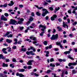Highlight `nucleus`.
Listing matches in <instances>:
<instances>
[{"mask_svg":"<svg viewBox=\"0 0 77 77\" xmlns=\"http://www.w3.org/2000/svg\"><path fill=\"white\" fill-rule=\"evenodd\" d=\"M10 21L11 22L10 24H12V25H17L18 24H22L23 23V22L24 21V19L21 18L20 19V20L18 22V23H17V21L12 19H11Z\"/></svg>","mask_w":77,"mask_h":77,"instance_id":"obj_1","label":"nucleus"},{"mask_svg":"<svg viewBox=\"0 0 77 77\" xmlns=\"http://www.w3.org/2000/svg\"><path fill=\"white\" fill-rule=\"evenodd\" d=\"M42 11L43 12L42 13V17H45V15H47V14H49V12L47 10V9L45 8H44L42 9Z\"/></svg>","mask_w":77,"mask_h":77,"instance_id":"obj_2","label":"nucleus"},{"mask_svg":"<svg viewBox=\"0 0 77 77\" xmlns=\"http://www.w3.org/2000/svg\"><path fill=\"white\" fill-rule=\"evenodd\" d=\"M58 38V34H56L55 35H53L50 39L51 40H56Z\"/></svg>","mask_w":77,"mask_h":77,"instance_id":"obj_3","label":"nucleus"},{"mask_svg":"<svg viewBox=\"0 0 77 77\" xmlns=\"http://www.w3.org/2000/svg\"><path fill=\"white\" fill-rule=\"evenodd\" d=\"M0 20H3L5 21H6L8 20V19L5 17L4 15H2L1 16Z\"/></svg>","mask_w":77,"mask_h":77,"instance_id":"obj_4","label":"nucleus"},{"mask_svg":"<svg viewBox=\"0 0 77 77\" xmlns=\"http://www.w3.org/2000/svg\"><path fill=\"white\" fill-rule=\"evenodd\" d=\"M39 27L40 28L41 27H42V28H42L41 29V30L42 31H43V32H45V28H46V26H44L42 25H40L39 26Z\"/></svg>","mask_w":77,"mask_h":77,"instance_id":"obj_5","label":"nucleus"},{"mask_svg":"<svg viewBox=\"0 0 77 77\" xmlns=\"http://www.w3.org/2000/svg\"><path fill=\"white\" fill-rule=\"evenodd\" d=\"M77 63L76 62H73V63H70L68 64V66H75V65H77Z\"/></svg>","mask_w":77,"mask_h":77,"instance_id":"obj_6","label":"nucleus"},{"mask_svg":"<svg viewBox=\"0 0 77 77\" xmlns=\"http://www.w3.org/2000/svg\"><path fill=\"white\" fill-rule=\"evenodd\" d=\"M32 62H34V60H29L27 63V64L28 65H32Z\"/></svg>","mask_w":77,"mask_h":77,"instance_id":"obj_7","label":"nucleus"},{"mask_svg":"<svg viewBox=\"0 0 77 77\" xmlns=\"http://www.w3.org/2000/svg\"><path fill=\"white\" fill-rule=\"evenodd\" d=\"M56 45H59L60 47L61 48H63V47L62 46V45H61V43H60V42H56Z\"/></svg>","mask_w":77,"mask_h":77,"instance_id":"obj_8","label":"nucleus"},{"mask_svg":"<svg viewBox=\"0 0 77 77\" xmlns=\"http://www.w3.org/2000/svg\"><path fill=\"white\" fill-rule=\"evenodd\" d=\"M10 3H9L8 4V5L10 6H13V5H14V2L12 1L10 2Z\"/></svg>","mask_w":77,"mask_h":77,"instance_id":"obj_9","label":"nucleus"},{"mask_svg":"<svg viewBox=\"0 0 77 77\" xmlns=\"http://www.w3.org/2000/svg\"><path fill=\"white\" fill-rule=\"evenodd\" d=\"M65 26H66L67 29H68V25L66 24L65 23V22H63V27H64V28H65Z\"/></svg>","mask_w":77,"mask_h":77,"instance_id":"obj_10","label":"nucleus"},{"mask_svg":"<svg viewBox=\"0 0 77 77\" xmlns=\"http://www.w3.org/2000/svg\"><path fill=\"white\" fill-rule=\"evenodd\" d=\"M6 50V48H4L2 49V51H3V53H5V54H7L8 52L7 51H5Z\"/></svg>","mask_w":77,"mask_h":77,"instance_id":"obj_11","label":"nucleus"},{"mask_svg":"<svg viewBox=\"0 0 77 77\" xmlns=\"http://www.w3.org/2000/svg\"><path fill=\"white\" fill-rule=\"evenodd\" d=\"M6 41L7 42H8V43L10 44V43H11V42H12V40L11 39L9 40L8 39H7L6 40Z\"/></svg>","mask_w":77,"mask_h":77,"instance_id":"obj_12","label":"nucleus"},{"mask_svg":"<svg viewBox=\"0 0 77 77\" xmlns=\"http://www.w3.org/2000/svg\"><path fill=\"white\" fill-rule=\"evenodd\" d=\"M18 71H19V72H24V71H25V69H18Z\"/></svg>","mask_w":77,"mask_h":77,"instance_id":"obj_13","label":"nucleus"},{"mask_svg":"<svg viewBox=\"0 0 77 77\" xmlns=\"http://www.w3.org/2000/svg\"><path fill=\"white\" fill-rule=\"evenodd\" d=\"M2 66L3 67H8V64H5V63H3Z\"/></svg>","mask_w":77,"mask_h":77,"instance_id":"obj_14","label":"nucleus"},{"mask_svg":"<svg viewBox=\"0 0 77 77\" xmlns=\"http://www.w3.org/2000/svg\"><path fill=\"white\" fill-rule=\"evenodd\" d=\"M10 33V32H7L3 36L4 37H6L7 35H8Z\"/></svg>","mask_w":77,"mask_h":77,"instance_id":"obj_15","label":"nucleus"},{"mask_svg":"<svg viewBox=\"0 0 77 77\" xmlns=\"http://www.w3.org/2000/svg\"><path fill=\"white\" fill-rule=\"evenodd\" d=\"M71 53V52L69 51H66L64 52V54H70Z\"/></svg>","mask_w":77,"mask_h":77,"instance_id":"obj_16","label":"nucleus"},{"mask_svg":"<svg viewBox=\"0 0 77 77\" xmlns=\"http://www.w3.org/2000/svg\"><path fill=\"white\" fill-rule=\"evenodd\" d=\"M30 48H31V50H33V51H34V52H35V51H36V50H35L34 47L32 46H31Z\"/></svg>","mask_w":77,"mask_h":77,"instance_id":"obj_17","label":"nucleus"},{"mask_svg":"<svg viewBox=\"0 0 77 77\" xmlns=\"http://www.w3.org/2000/svg\"><path fill=\"white\" fill-rule=\"evenodd\" d=\"M30 18L29 19V21H30L31 22V21H32L33 20V18L31 17H29Z\"/></svg>","mask_w":77,"mask_h":77,"instance_id":"obj_18","label":"nucleus"},{"mask_svg":"<svg viewBox=\"0 0 77 77\" xmlns=\"http://www.w3.org/2000/svg\"><path fill=\"white\" fill-rule=\"evenodd\" d=\"M29 53L30 54H31L32 56H34V55H35V53H33V51H29Z\"/></svg>","mask_w":77,"mask_h":77,"instance_id":"obj_19","label":"nucleus"},{"mask_svg":"<svg viewBox=\"0 0 77 77\" xmlns=\"http://www.w3.org/2000/svg\"><path fill=\"white\" fill-rule=\"evenodd\" d=\"M36 15H37V16H40V15H41V13L39 11H37L36 13Z\"/></svg>","mask_w":77,"mask_h":77,"instance_id":"obj_20","label":"nucleus"},{"mask_svg":"<svg viewBox=\"0 0 77 77\" xmlns=\"http://www.w3.org/2000/svg\"><path fill=\"white\" fill-rule=\"evenodd\" d=\"M45 33V31H42L41 33L40 34V36H44V33Z\"/></svg>","mask_w":77,"mask_h":77,"instance_id":"obj_21","label":"nucleus"},{"mask_svg":"<svg viewBox=\"0 0 77 77\" xmlns=\"http://www.w3.org/2000/svg\"><path fill=\"white\" fill-rule=\"evenodd\" d=\"M7 48L8 49V52H11V48L8 47Z\"/></svg>","mask_w":77,"mask_h":77,"instance_id":"obj_22","label":"nucleus"},{"mask_svg":"<svg viewBox=\"0 0 77 77\" xmlns=\"http://www.w3.org/2000/svg\"><path fill=\"white\" fill-rule=\"evenodd\" d=\"M57 29H58V31H61L62 30V28L59 27V26L57 27Z\"/></svg>","mask_w":77,"mask_h":77,"instance_id":"obj_23","label":"nucleus"},{"mask_svg":"<svg viewBox=\"0 0 77 77\" xmlns=\"http://www.w3.org/2000/svg\"><path fill=\"white\" fill-rule=\"evenodd\" d=\"M26 51V48H22L21 49V51Z\"/></svg>","mask_w":77,"mask_h":77,"instance_id":"obj_24","label":"nucleus"},{"mask_svg":"<svg viewBox=\"0 0 77 77\" xmlns=\"http://www.w3.org/2000/svg\"><path fill=\"white\" fill-rule=\"evenodd\" d=\"M68 57L69 59H70L71 60H74V58H73L72 57H71V56L70 55H69L68 56Z\"/></svg>","mask_w":77,"mask_h":77,"instance_id":"obj_25","label":"nucleus"},{"mask_svg":"<svg viewBox=\"0 0 77 77\" xmlns=\"http://www.w3.org/2000/svg\"><path fill=\"white\" fill-rule=\"evenodd\" d=\"M48 5V3L45 2V1H44V3L43 4V5L44 6H47Z\"/></svg>","mask_w":77,"mask_h":77,"instance_id":"obj_26","label":"nucleus"},{"mask_svg":"<svg viewBox=\"0 0 77 77\" xmlns=\"http://www.w3.org/2000/svg\"><path fill=\"white\" fill-rule=\"evenodd\" d=\"M13 36L12 34H10L9 35H7L8 38H12Z\"/></svg>","mask_w":77,"mask_h":77,"instance_id":"obj_27","label":"nucleus"},{"mask_svg":"<svg viewBox=\"0 0 77 77\" xmlns=\"http://www.w3.org/2000/svg\"><path fill=\"white\" fill-rule=\"evenodd\" d=\"M19 28L21 30H22L24 29V27L23 26H19Z\"/></svg>","mask_w":77,"mask_h":77,"instance_id":"obj_28","label":"nucleus"},{"mask_svg":"<svg viewBox=\"0 0 77 77\" xmlns=\"http://www.w3.org/2000/svg\"><path fill=\"white\" fill-rule=\"evenodd\" d=\"M19 77H25L24 75H23L22 73H20L19 74Z\"/></svg>","mask_w":77,"mask_h":77,"instance_id":"obj_29","label":"nucleus"},{"mask_svg":"<svg viewBox=\"0 0 77 77\" xmlns=\"http://www.w3.org/2000/svg\"><path fill=\"white\" fill-rule=\"evenodd\" d=\"M50 66H52V67H55V65L51 63L50 64Z\"/></svg>","mask_w":77,"mask_h":77,"instance_id":"obj_30","label":"nucleus"},{"mask_svg":"<svg viewBox=\"0 0 77 77\" xmlns=\"http://www.w3.org/2000/svg\"><path fill=\"white\" fill-rule=\"evenodd\" d=\"M43 44H44V45H47V41H45L44 42H43Z\"/></svg>","mask_w":77,"mask_h":77,"instance_id":"obj_31","label":"nucleus"},{"mask_svg":"<svg viewBox=\"0 0 77 77\" xmlns=\"http://www.w3.org/2000/svg\"><path fill=\"white\" fill-rule=\"evenodd\" d=\"M25 41H29V42H32V41L30 39H25Z\"/></svg>","mask_w":77,"mask_h":77,"instance_id":"obj_32","label":"nucleus"},{"mask_svg":"<svg viewBox=\"0 0 77 77\" xmlns=\"http://www.w3.org/2000/svg\"><path fill=\"white\" fill-rule=\"evenodd\" d=\"M4 15L6 17L9 16V14L7 13H5L4 14Z\"/></svg>","mask_w":77,"mask_h":77,"instance_id":"obj_33","label":"nucleus"},{"mask_svg":"<svg viewBox=\"0 0 77 77\" xmlns=\"http://www.w3.org/2000/svg\"><path fill=\"white\" fill-rule=\"evenodd\" d=\"M44 53H46V54H49V51H44Z\"/></svg>","mask_w":77,"mask_h":77,"instance_id":"obj_34","label":"nucleus"},{"mask_svg":"<svg viewBox=\"0 0 77 77\" xmlns=\"http://www.w3.org/2000/svg\"><path fill=\"white\" fill-rule=\"evenodd\" d=\"M55 18L54 17H52L51 18V20L52 21H54V20H55Z\"/></svg>","mask_w":77,"mask_h":77,"instance_id":"obj_35","label":"nucleus"},{"mask_svg":"<svg viewBox=\"0 0 77 77\" xmlns=\"http://www.w3.org/2000/svg\"><path fill=\"white\" fill-rule=\"evenodd\" d=\"M60 9V8L59 7H58V8H55V11H57L58 10H59Z\"/></svg>","mask_w":77,"mask_h":77,"instance_id":"obj_36","label":"nucleus"},{"mask_svg":"<svg viewBox=\"0 0 77 77\" xmlns=\"http://www.w3.org/2000/svg\"><path fill=\"white\" fill-rule=\"evenodd\" d=\"M67 23H68L69 24V23H70V19H69V18L67 19Z\"/></svg>","mask_w":77,"mask_h":77,"instance_id":"obj_37","label":"nucleus"},{"mask_svg":"<svg viewBox=\"0 0 77 77\" xmlns=\"http://www.w3.org/2000/svg\"><path fill=\"white\" fill-rule=\"evenodd\" d=\"M27 69H31L32 67V66H28V67H27Z\"/></svg>","mask_w":77,"mask_h":77,"instance_id":"obj_38","label":"nucleus"},{"mask_svg":"<svg viewBox=\"0 0 77 77\" xmlns=\"http://www.w3.org/2000/svg\"><path fill=\"white\" fill-rule=\"evenodd\" d=\"M30 22L29 21H28V22L26 23V26H29V24L30 23Z\"/></svg>","mask_w":77,"mask_h":77,"instance_id":"obj_39","label":"nucleus"},{"mask_svg":"<svg viewBox=\"0 0 77 77\" xmlns=\"http://www.w3.org/2000/svg\"><path fill=\"white\" fill-rule=\"evenodd\" d=\"M72 72L73 74H76V71L75 70H72Z\"/></svg>","mask_w":77,"mask_h":77,"instance_id":"obj_40","label":"nucleus"},{"mask_svg":"<svg viewBox=\"0 0 77 77\" xmlns=\"http://www.w3.org/2000/svg\"><path fill=\"white\" fill-rule=\"evenodd\" d=\"M51 72V70H48L46 72V73L47 74H49V73H50Z\"/></svg>","mask_w":77,"mask_h":77,"instance_id":"obj_41","label":"nucleus"},{"mask_svg":"<svg viewBox=\"0 0 77 77\" xmlns=\"http://www.w3.org/2000/svg\"><path fill=\"white\" fill-rule=\"evenodd\" d=\"M49 9L50 11H53V8L52 7H50L49 8Z\"/></svg>","mask_w":77,"mask_h":77,"instance_id":"obj_42","label":"nucleus"},{"mask_svg":"<svg viewBox=\"0 0 77 77\" xmlns=\"http://www.w3.org/2000/svg\"><path fill=\"white\" fill-rule=\"evenodd\" d=\"M34 75L35 77H38L39 76V75L37 74L36 73H34Z\"/></svg>","mask_w":77,"mask_h":77,"instance_id":"obj_43","label":"nucleus"},{"mask_svg":"<svg viewBox=\"0 0 77 77\" xmlns=\"http://www.w3.org/2000/svg\"><path fill=\"white\" fill-rule=\"evenodd\" d=\"M53 17L54 18H57V15L56 14L53 15Z\"/></svg>","mask_w":77,"mask_h":77,"instance_id":"obj_44","label":"nucleus"},{"mask_svg":"<svg viewBox=\"0 0 77 77\" xmlns=\"http://www.w3.org/2000/svg\"><path fill=\"white\" fill-rule=\"evenodd\" d=\"M56 29H53V31H52V33H54L56 32Z\"/></svg>","mask_w":77,"mask_h":77,"instance_id":"obj_45","label":"nucleus"},{"mask_svg":"<svg viewBox=\"0 0 77 77\" xmlns=\"http://www.w3.org/2000/svg\"><path fill=\"white\" fill-rule=\"evenodd\" d=\"M36 59H38L39 60H41V58H39V56H37L36 57Z\"/></svg>","mask_w":77,"mask_h":77,"instance_id":"obj_46","label":"nucleus"},{"mask_svg":"<svg viewBox=\"0 0 77 77\" xmlns=\"http://www.w3.org/2000/svg\"><path fill=\"white\" fill-rule=\"evenodd\" d=\"M26 54L27 55H29L30 54V52H29L28 51H27L26 52Z\"/></svg>","mask_w":77,"mask_h":77,"instance_id":"obj_47","label":"nucleus"},{"mask_svg":"<svg viewBox=\"0 0 77 77\" xmlns=\"http://www.w3.org/2000/svg\"><path fill=\"white\" fill-rule=\"evenodd\" d=\"M50 61V62H54V59L53 58H51Z\"/></svg>","mask_w":77,"mask_h":77,"instance_id":"obj_48","label":"nucleus"},{"mask_svg":"<svg viewBox=\"0 0 77 77\" xmlns=\"http://www.w3.org/2000/svg\"><path fill=\"white\" fill-rule=\"evenodd\" d=\"M5 61L6 62H9V61H10V60H9V59H5Z\"/></svg>","mask_w":77,"mask_h":77,"instance_id":"obj_49","label":"nucleus"},{"mask_svg":"<svg viewBox=\"0 0 77 77\" xmlns=\"http://www.w3.org/2000/svg\"><path fill=\"white\" fill-rule=\"evenodd\" d=\"M13 49H15L17 48V47L15 46H13L12 47Z\"/></svg>","mask_w":77,"mask_h":77,"instance_id":"obj_50","label":"nucleus"},{"mask_svg":"<svg viewBox=\"0 0 77 77\" xmlns=\"http://www.w3.org/2000/svg\"><path fill=\"white\" fill-rule=\"evenodd\" d=\"M12 61L14 62H16V59L15 58H13L12 60Z\"/></svg>","mask_w":77,"mask_h":77,"instance_id":"obj_51","label":"nucleus"},{"mask_svg":"<svg viewBox=\"0 0 77 77\" xmlns=\"http://www.w3.org/2000/svg\"><path fill=\"white\" fill-rule=\"evenodd\" d=\"M48 47L49 48V49H50V48H52V45H50L49 46H48Z\"/></svg>","mask_w":77,"mask_h":77,"instance_id":"obj_52","label":"nucleus"},{"mask_svg":"<svg viewBox=\"0 0 77 77\" xmlns=\"http://www.w3.org/2000/svg\"><path fill=\"white\" fill-rule=\"evenodd\" d=\"M8 73V72H7L6 71H4V74L5 75H6Z\"/></svg>","mask_w":77,"mask_h":77,"instance_id":"obj_53","label":"nucleus"},{"mask_svg":"<svg viewBox=\"0 0 77 77\" xmlns=\"http://www.w3.org/2000/svg\"><path fill=\"white\" fill-rule=\"evenodd\" d=\"M77 23L75 21L74 23H72V25H73V26H74L75 25H76V24H77Z\"/></svg>","mask_w":77,"mask_h":77,"instance_id":"obj_54","label":"nucleus"},{"mask_svg":"<svg viewBox=\"0 0 77 77\" xmlns=\"http://www.w3.org/2000/svg\"><path fill=\"white\" fill-rule=\"evenodd\" d=\"M64 74V71H63L62 72V74H61V77H63V74Z\"/></svg>","mask_w":77,"mask_h":77,"instance_id":"obj_55","label":"nucleus"},{"mask_svg":"<svg viewBox=\"0 0 77 77\" xmlns=\"http://www.w3.org/2000/svg\"><path fill=\"white\" fill-rule=\"evenodd\" d=\"M48 18H49V17H48V16H47L45 18V19L46 20H48Z\"/></svg>","mask_w":77,"mask_h":77,"instance_id":"obj_56","label":"nucleus"},{"mask_svg":"<svg viewBox=\"0 0 77 77\" xmlns=\"http://www.w3.org/2000/svg\"><path fill=\"white\" fill-rule=\"evenodd\" d=\"M69 69H74V67L73 66H71L69 68Z\"/></svg>","mask_w":77,"mask_h":77,"instance_id":"obj_57","label":"nucleus"},{"mask_svg":"<svg viewBox=\"0 0 77 77\" xmlns=\"http://www.w3.org/2000/svg\"><path fill=\"white\" fill-rule=\"evenodd\" d=\"M63 42L64 44H65V43L66 42V40L65 39L63 40Z\"/></svg>","mask_w":77,"mask_h":77,"instance_id":"obj_58","label":"nucleus"},{"mask_svg":"<svg viewBox=\"0 0 77 77\" xmlns=\"http://www.w3.org/2000/svg\"><path fill=\"white\" fill-rule=\"evenodd\" d=\"M19 7L20 8H23V5H19Z\"/></svg>","mask_w":77,"mask_h":77,"instance_id":"obj_59","label":"nucleus"},{"mask_svg":"<svg viewBox=\"0 0 77 77\" xmlns=\"http://www.w3.org/2000/svg\"><path fill=\"white\" fill-rule=\"evenodd\" d=\"M46 2H48V3H51V1L50 0H46Z\"/></svg>","mask_w":77,"mask_h":77,"instance_id":"obj_60","label":"nucleus"},{"mask_svg":"<svg viewBox=\"0 0 77 77\" xmlns=\"http://www.w3.org/2000/svg\"><path fill=\"white\" fill-rule=\"evenodd\" d=\"M56 66H60V64H59V63H56Z\"/></svg>","mask_w":77,"mask_h":77,"instance_id":"obj_61","label":"nucleus"},{"mask_svg":"<svg viewBox=\"0 0 77 77\" xmlns=\"http://www.w3.org/2000/svg\"><path fill=\"white\" fill-rule=\"evenodd\" d=\"M51 36V35H50V33H49L47 35V36L48 38H49V37H50V36Z\"/></svg>","mask_w":77,"mask_h":77,"instance_id":"obj_62","label":"nucleus"},{"mask_svg":"<svg viewBox=\"0 0 77 77\" xmlns=\"http://www.w3.org/2000/svg\"><path fill=\"white\" fill-rule=\"evenodd\" d=\"M3 75H4L2 73H0V77H3Z\"/></svg>","mask_w":77,"mask_h":77,"instance_id":"obj_63","label":"nucleus"},{"mask_svg":"<svg viewBox=\"0 0 77 77\" xmlns=\"http://www.w3.org/2000/svg\"><path fill=\"white\" fill-rule=\"evenodd\" d=\"M3 6L4 8H6V7H7V4H5L4 5H3Z\"/></svg>","mask_w":77,"mask_h":77,"instance_id":"obj_64","label":"nucleus"}]
</instances>
